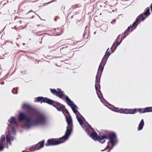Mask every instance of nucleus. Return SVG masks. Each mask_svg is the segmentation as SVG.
I'll use <instances>...</instances> for the list:
<instances>
[{
  "mask_svg": "<svg viewBox=\"0 0 152 152\" xmlns=\"http://www.w3.org/2000/svg\"><path fill=\"white\" fill-rule=\"evenodd\" d=\"M112 11H113V12H114V10H113Z\"/></svg>",
  "mask_w": 152,
  "mask_h": 152,
  "instance_id": "obj_62",
  "label": "nucleus"
},
{
  "mask_svg": "<svg viewBox=\"0 0 152 152\" xmlns=\"http://www.w3.org/2000/svg\"><path fill=\"white\" fill-rule=\"evenodd\" d=\"M42 41H40L39 42V43H42Z\"/></svg>",
  "mask_w": 152,
  "mask_h": 152,
  "instance_id": "obj_60",
  "label": "nucleus"
},
{
  "mask_svg": "<svg viewBox=\"0 0 152 152\" xmlns=\"http://www.w3.org/2000/svg\"><path fill=\"white\" fill-rule=\"evenodd\" d=\"M144 124H139L138 129L139 130H141L143 127Z\"/></svg>",
  "mask_w": 152,
  "mask_h": 152,
  "instance_id": "obj_29",
  "label": "nucleus"
},
{
  "mask_svg": "<svg viewBox=\"0 0 152 152\" xmlns=\"http://www.w3.org/2000/svg\"><path fill=\"white\" fill-rule=\"evenodd\" d=\"M32 32L33 33H34V30H32Z\"/></svg>",
  "mask_w": 152,
  "mask_h": 152,
  "instance_id": "obj_55",
  "label": "nucleus"
},
{
  "mask_svg": "<svg viewBox=\"0 0 152 152\" xmlns=\"http://www.w3.org/2000/svg\"><path fill=\"white\" fill-rule=\"evenodd\" d=\"M118 41H117L116 40H115V41L113 43V46H114V45L115 44L116 45V48L115 49V50H116L117 47L120 44V43H119V42H117Z\"/></svg>",
  "mask_w": 152,
  "mask_h": 152,
  "instance_id": "obj_26",
  "label": "nucleus"
},
{
  "mask_svg": "<svg viewBox=\"0 0 152 152\" xmlns=\"http://www.w3.org/2000/svg\"><path fill=\"white\" fill-rule=\"evenodd\" d=\"M5 140L4 136L1 137L0 139V151H3L4 148V146L2 145V142Z\"/></svg>",
  "mask_w": 152,
  "mask_h": 152,
  "instance_id": "obj_18",
  "label": "nucleus"
},
{
  "mask_svg": "<svg viewBox=\"0 0 152 152\" xmlns=\"http://www.w3.org/2000/svg\"><path fill=\"white\" fill-rule=\"evenodd\" d=\"M87 26H86L85 27V29L84 32V33L83 34V38H84L85 37V36L86 34L87 31Z\"/></svg>",
  "mask_w": 152,
  "mask_h": 152,
  "instance_id": "obj_28",
  "label": "nucleus"
},
{
  "mask_svg": "<svg viewBox=\"0 0 152 152\" xmlns=\"http://www.w3.org/2000/svg\"><path fill=\"white\" fill-rule=\"evenodd\" d=\"M129 109H125L124 110L123 108H121L120 109H118V108H117L115 109H111V110L117 113H124L125 114H129V113H127L128 112Z\"/></svg>",
  "mask_w": 152,
  "mask_h": 152,
  "instance_id": "obj_13",
  "label": "nucleus"
},
{
  "mask_svg": "<svg viewBox=\"0 0 152 152\" xmlns=\"http://www.w3.org/2000/svg\"><path fill=\"white\" fill-rule=\"evenodd\" d=\"M31 106L29 104L26 103H24L22 107V108L23 109H31Z\"/></svg>",
  "mask_w": 152,
  "mask_h": 152,
  "instance_id": "obj_23",
  "label": "nucleus"
},
{
  "mask_svg": "<svg viewBox=\"0 0 152 152\" xmlns=\"http://www.w3.org/2000/svg\"><path fill=\"white\" fill-rule=\"evenodd\" d=\"M68 54H69H69H72V56L71 57H70V58H72V57L73 56V55H74V53H72V52H69V53Z\"/></svg>",
  "mask_w": 152,
  "mask_h": 152,
  "instance_id": "obj_36",
  "label": "nucleus"
},
{
  "mask_svg": "<svg viewBox=\"0 0 152 152\" xmlns=\"http://www.w3.org/2000/svg\"><path fill=\"white\" fill-rule=\"evenodd\" d=\"M61 9H62V10H63V9H65V7H64H64H61Z\"/></svg>",
  "mask_w": 152,
  "mask_h": 152,
  "instance_id": "obj_49",
  "label": "nucleus"
},
{
  "mask_svg": "<svg viewBox=\"0 0 152 152\" xmlns=\"http://www.w3.org/2000/svg\"><path fill=\"white\" fill-rule=\"evenodd\" d=\"M57 90L58 91H57V93L58 95L61 96V97H59L60 98L63 99V97H64L66 98V102L68 101L70 99L68 97V96L67 95H66L64 93V91H62L61 89L60 88H57Z\"/></svg>",
  "mask_w": 152,
  "mask_h": 152,
  "instance_id": "obj_12",
  "label": "nucleus"
},
{
  "mask_svg": "<svg viewBox=\"0 0 152 152\" xmlns=\"http://www.w3.org/2000/svg\"><path fill=\"white\" fill-rule=\"evenodd\" d=\"M35 102H40L41 103H47L49 105L53 106L56 108L58 111H61L63 114L65 113L63 110H64V109L61 105L64 106V105L59 102H56L47 97H44L42 96L38 97L36 98Z\"/></svg>",
  "mask_w": 152,
  "mask_h": 152,
  "instance_id": "obj_2",
  "label": "nucleus"
},
{
  "mask_svg": "<svg viewBox=\"0 0 152 152\" xmlns=\"http://www.w3.org/2000/svg\"><path fill=\"white\" fill-rule=\"evenodd\" d=\"M66 102L67 105L71 107L73 113H75L76 115V118L79 124H82V121L81 120L80 118H79L80 115H81L78 110H77L78 109L77 106L75 104L73 101H72L70 99Z\"/></svg>",
  "mask_w": 152,
  "mask_h": 152,
  "instance_id": "obj_4",
  "label": "nucleus"
},
{
  "mask_svg": "<svg viewBox=\"0 0 152 152\" xmlns=\"http://www.w3.org/2000/svg\"><path fill=\"white\" fill-rule=\"evenodd\" d=\"M125 34H126V35L127 36L129 34V33L127 32Z\"/></svg>",
  "mask_w": 152,
  "mask_h": 152,
  "instance_id": "obj_48",
  "label": "nucleus"
},
{
  "mask_svg": "<svg viewBox=\"0 0 152 152\" xmlns=\"http://www.w3.org/2000/svg\"><path fill=\"white\" fill-rule=\"evenodd\" d=\"M123 39H121V40L119 42V43H120V44H121V42H122V40H123Z\"/></svg>",
  "mask_w": 152,
  "mask_h": 152,
  "instance_id": "obj_46",
  "label": "nucleus"
},
{
  "mask_svg": "<svg viewBox=\"0 0 152 152\" xmlns=\"http://www.w3.org/2000/svg\"><path fill=\"white\" fill-rule=\"evenodd\" d=\"M140 19V18L138 16L135 21L134 22L132 25H131V26L133 27H134V29L136 28L138 24L140 23V21H141Z\"/></svg>",
  "mask_w": 152,
  "mask_h": 152,
  "instance_id": "obj_15",
  "label": "nucleus"
},
{
  "mask_svg": "<svg viewBox=\"0 0 152 152\" xmlns=\"http://www.w3.org/2000/svg\"><path fill=\"white\" fill-rule=\"evenodd\" d=\"M129 114H134L137 112H140V113H144L146 112H152V107H146L144 108H135L134 109H129Z\"/></svg>",
  "mask_w": 152,
  "mask_h": 152,
  "instance_id": "obj_5",
  "label": "nucleus"
},
{
  "mask_svg": "<svg viewBox=\"0 0 152 152\" xmlns=\"http://www.w3.org/2000/svg\"><path fill=\"white\" fill-rule=\"evenodd\" d=\"M38 124H24V126L27 129L29 128L31 126L34 125H37Z\"/></svg>",
  "mask_w": 152,
  "mask_h": 152,
  "instance_id": "obj_27",
  "label": "nucleus"
},
{
  "mask_svg": "<svg viewBox=\"0 0 152 152\" xmlns=\"http://www.w3.org/2000/svg\"><path fill=\"white\" fill-rule=\"evenodd\" d=\"M106 135H107V139H108L110 140L108 142V144L109 143L112 144L111 147L109 149V151H110L112 149L113 147L115 145L117 142V141H116V136L114 133H110Z\"/></svg>",
  "mask_w": 152,
  "mask_h": 152,
  "instance_id": "obj_8",
  "label": "nucleus"
},
{
  "mask_svg": "<svg viewBox=\"0 0 152 152\" xmlns=\"http://www.w3.org/2000/svg\"><path fill=\"white\" fill-rule=\"evenodd\" d=\"M16 26H14V28H15V29H16Z\"/></svg>",
  "mask_w": 152,
  "mask_h": 152,
  "instance_id": "obj_56",
  "label": "nucleus"
},
{
  "mask_svg": "<svg viewBox=\"0 0 152 152\" xmlns=\"http://www.w3.org/2000/svg\"><path fill=\"white\" fill-rule=\"evenodd\" d=\"M33 15H32V16L31 18H33Z\"/></svg>",
  "mask_w": 152,
  "mask_h": 152,
  "instance_id": "obj_53",
  "label": "nucleus"
},
{
  "mask_svg": "<svg viewBox=\"0 0 152 152\" xmlns=\"http://www.w3.org/2000/svg\"><path fill=\"white\" fill-rule=\"evenodd\" d=\"M38 118L40 123L46 124L47 118L43 114H42L40 117Z\"/></svg>",
  "mask_w": 152,
  "mask_h": 152,
  "instance_id": "obj_17",
  "label": "nucleus"
},
{
  "mask_svg": "<svg viewBox=\"0 0 152 152\" xmlns=\"http://www.w3.org/2000/svg\"><path fill=\"white\" fill-rule=\"evenodd\" d=\"M116 48V45L115 44L114 46H113V49H115Z\"/></svg>",
  "mask_w": 152,
  "mask_h": 152,
  "instance_id": "obj_44",
  "label": "nucleus"
},
{
  "mask_svg": "<svg viewBox=\"0 0 152 152\" xmlns=\"http://www.w3.org/2000/svg\"><path fill=\"white\" fill-rule=\"evenodd\" d=\"M111 54V53L110 52V51H106L102 59V61H103V60H104L107 61L109 56Z\"/></svg>",
  "mask_w": 152,
  "mask_h": 152,
  "instance_id": "obj_21",
  "label": "nucleus"
},
{
  "mask_svg": "<svg viewBox=\"0 0 152 152\" xmlns=\"http://www.w3.org/2000/svg\"><path fill=\"white\" fill-rule=\"evenodd\" d=\"M44 140H42L39 142L37 144L35 145L34 147V149L35 150H38L42 148L43 147L44 145Z\"/></svg>",
  "mask_w": 152,
  "mask_h": 152,
  "instance_id": "obj_14",
  "label": "nucleus"
},
{
  "mask_svg": "<svg viewBox=\"0 0 152 152\" xmlns=\"http://www.w3.org/2000/svg\"><path fill=\"white\" fill-rule=\"evenodd\" d=\"M107 62V61L104 60H103L102 61H102L99 66L97 74L98 73V74L97 75V78L98 79H99V82L100 80L101 75H102V72L103 70L104 67L105 65L106 64Z\"/></svg>",
  "mask_w": 152,
  "mask_h": 152,
  "instance_id": "obj_9",
  "label": "nucleus"
},
{
  "mask_svg": "<svg viewBox=\"0 0 152 152\" xmlns=\"http://www.w3.org/2000/svg\"><path fill=\"white\" fill-rule=\"evenodd\" d=\"M80 125H81V127L83 128L85 127L86 126V124H80Z\"/></svg>",
  "mask_w": 152,
  "mask_h": 152,
  "instance_id": "obj_35",
  "label": "nucleus"
},
{
  "mask_svg": "<svg viewBox=\"0 0 152 152\" xmlns=\"http://www.w3.org/2000/svg\"><path fill=\"white\" fill-rule=\"evenodd\" d=\"M132 27H133L131 25H130V26L128 27V28L129 29H130L132 28Z\"/></svg>",
  "mask_w": 152,
  "mask_h": 152,
  "instance_id": "obj_39",
  "label": "nucleus"
},
{
  "mask_svg": "<svg viewBox=\"0 0 152 152\" xmlns=\"http://www.w3.org/2000/svg\"><path fill=\"white\" fill-rule=\"evenodd\" d=\"M150 7L151 8V12H152V4H151L150 6Z\"/></svg>",
  "mask_w": 152,
  "mask_h": 152,
  "instance_id": "obj_42",
  "label": "nucleus"
},
{
  "mask_svg": "<svg viewBox=\"0 0 152 152\" xmlns=\"http://www.w3.org/2000/svg\"><path fill=\"white\" fill-rule=\"evenodd\" d=\"M98 73L96 74V77L95 84V88L98 98L100 100L101 102H102V103H103L104 102H102V99H103L104 101H106V100L103 98L102 93L100 90V89L101 88L100 85V81L99 82V79H98Z\"/></svg>",
  "mask_w": 152,
  "mask_h": 152,
  "instance_id": "obj_6",
  "label": "nucleus"
},
{
  "mask_svg": "<svg viewBox=\"0 0 152 152\" xmlns=\"http://www.w3.org/2000/svg\"><path fill=\"white\" fill-rule=\"evenodd\" d=\"M61 61V62H63V61Z\"/></svg>",
  "mask_w": 152,
  "mask_h": 152,
  "instance_id": "obj_61",
  "label": "nucleus"
},
{
  "mask_svg": "<svg viewBox=\"0 0 152 152\" xmlns=\"http://www.w3.org/2000/svg\"><path fill=\"white\" fill-rule=\"evenodd\" d=\"M25 45V43H23V45Z\"/></svg>",
  "mask_w": 152,
  "mask_h": 152,
  "instance_id": "obj_57",
  "label": "nucleus"
},
{
  "mask_svg": "<svg viewBox=\"0 0 152 152\" xmlns=\"http://www.w3.org/2000/svg\"><path fill=\"white\" fill-rule=\"evenodd\" d=\"M31 12H32L33 13H35V14L37 15H38L37 14H36V13H35L34 12H33L32 10H31L30 11H29L28 12H27V13H26V15H28V14H29V13H30Z\"/></svg>",
  "mask_w": 152,
  "mask_h": 152,
  "instance_id": "obj_31",
  "label": "nucleus"
},
{
  "mask_svg": "<svg viewBox=\"0 0 152 152\" xmlns=\"http://www.w3.org/2000/svg\"><path fill=\"white\" fill-rule=\"evenodd\" d=\"M68 47L67 46H66V47H63L62 48H61L60 49V50L61 51V50H63V49L64 48H67Z\"/></svg>",
  "mask_w": 152,
  "mask_h": 152,
  "instance_id": "obj_41",
  "label": "nucleus"
},
{
  "mask_svg": "<svg viewBox=\"0 0 152 152\" xmlns=\"http://www.w3.org/2000/svg\"><path fill=\"white\" fill-rule=\"evenodd\" d=\"M110 151H109H109L108 152H109Z\"/></svg>",
  "mask_w": 152,
  "mask_h": 152,
  "instance_id": "obj_64",
  "label": "nucleus"
},
{
  "mask_svg": "<svg viewBox=\"0 0 152 152\" xmlns=\"http://www.w3.org/2000/svg\"><path fill=\"white\" fill-rule=\"evenodd\" d=\"M129 31V29L128 28H127L124 32V34H126L127 32H128Z\"/></svg>",
  "mask_w": 152,
  "mask_h": 152,
  "instance_id": "obj_34",
  "label": "nucleus"
},
{
  "mask_svg": "<svg viewBox=\"0 0 152 152\" xmlns=\"http://www.w3.org/2000/svg\"><path fill=\"white\" fill-rule=\"evenodd\" d=\"M61 107H63L67 115V116L66 117V119L67 122V124H73L72 120L71 117V116L68 110L66 108L65 106L63 105H61Z\"/></svg>",
  "mask_w": 152,
  "mask_h": 152,
  "instance_id": "obj_11",
  "label": "nucleus"
},
{
  "mask_svg": "<svg viewBox=\"0 0 152 152\" xmlns=\"http://www.w3.org/2000/svg\"><path fill=\"white\" fill-rule=\"evenodd\" d=\"M18 88V87L14 88L12 90V93L14 94H18L17 91Z\"/></svg>",
  "mask_w": 152,
  "mask_h": 152,
  "instance_id": "obj_25",
  "label": "nucleus"
},
{
  "mask_svg": "<svg viewBox=\"0 0 152 152\" xmlns=\"http://www.w3.org/2000/svg\"><path fill=\"white\" fill-rule=\"evenodd\" d=\"M91 137L94 140H98L101 143H103L105 142V139H107L108 137L107 135L97 136L96 132H92L91 134Z\"/></svg>",
  "mask_w": 152,
  "mask_h": 152,
  "instance_id": "obj_7",
  "label": "nucleus"
},
{
  "mask_svg": "<svg viewBox=\"0 0 152 152\" xmlns=\"http://www.w3.org/2000/svg\"><path fill=\"white\" fill-rule=\"evenodd\" d=\"M115 22L116 19H114L111 22V23L113 24H114L115 23Z\"/></svg>",
  "mask_w": 152,
  "mask_h": 152,
  "instance_id": "obj_32",
  "label": "nucleus"
},
{
  "mask_svg": "<svg viewBox=\"0 0 152 152\" xmlns=\"http://www.w3.org/2000/svg\"><path fill=\"white\" fill-rule=\"evenodd\" d=\"M6 139L7 142H9V144L11 145L12 144L11 141H13L14 137L9 134L6 136Z\"/></svg>",
  "mask_w": 152,
  "mask_h": 152,
  "instance_id": "obj_19",
  "label": "nucleus"
},
{
  "mask_svg": "<svg viewBox=\"0 0 152 152\" xmlns=\"http://www.w3.org/2000/svg\"><path fill=\"white\" fill-rule=\"evenodd\" d=\"M123 34H124L123 37V39H124L125 38L126 36V35H125V34H124V33L122 35H123Z\"/></svg>",
  "mask_w": 152,
  "mask_h": 152,
  "instance_id": "obj_40",
  "label": "nucleus"
},
{
  "mask_svg": "<svg viewBox=\"0 0 152 152\" xmlns=\"http://www.w3.org/2000/svg\"><path fill=\"white\" fill-rule=\"evenodd\" d=\"M120 34L117 37V38L115 39V40H116L117 41H118L120 39Z\"/></svg>",
  "mask_w": 152,
  "mask_h": 152,
  "instance_id": "obj_33",
  "label": "nucleus"
},
{
  "mask_svg": "<svg viewBox=\"0 0 152 152\" xmlns=\"http://www.w3.org/2000/svg\"><path fill=\"white\" fill-rule=\"evenodd\" d=\"M113 46L112 45V46L110 48V50L111 51V52H110V53H113L115 51V49H113Z\"/></svg>",
  "mask_w": 152,
  "mask_h": 152,
  "instance_id": "obj_30",
  "label": "nucleus"
},
{
  "mask_svg": "<svg viewBox=\"0 0 152 152\" xmlns=\"http://www.w3.org/2000/svg\"><path fill=\"white\" fill-rule=\"evenodd\" d=\"M88 125V126H87L89 128H90L91 127V126L89 125V124H87Z\"/></svg>",
  "mask_w": 152,
  "mask_h": 152,
  "instance_id": "obj_43",
  "label": "nucleus"
},
{
  "mask_svg": "<svg viewBox=\"0 0 152 152\" xmlns=\"http://www.w3.org/2000/svg\"><path fill=\"white\" fill-rule=\"evenodd\" d=\"M109 48H108L107 49V50H106V51H109Z\"/></svg>",
  "mask_w": 152,
  "mask_h": 152,
  "instance_id": "obj_50",
  "label": "nucleus"
},
{
  "mask_svg": "<svg viewBox=\"0 0 152 152\" xmlns=\"http://www.w3.org/2000/svg\"><path fill=\"white\" fill-rule=\"evenodd\" d=\"M18 118L19 122H26L25 124H40L38 118L35 119L33 115H27L24 112L19 111Z\"/></svg>",
  "mask_w": 152,
  "mask_h": 152,
  "instance_id": "obj_3",
  "label": "nucleus"
},
{
  "mask_svg": "<svg viewBox=\"0 0 152 152\" xmlns=\"http://www.w3.org/2000/svg\"><path fill=\"white\" fill-rule=\"evenodd\" d=\"M38 16L39 18L40 19V20H42V19L41 18V17L40 16H39V15H38Z\"/></svg>",
  "mask_w": 152,
  "mask_h": 152,
  "instance_id": "obj_51",
  "label": "nucleus"
},
{
  "mask_svg": "<svg viewBox=\"0 0 152 152\" xmlns=\"http://www.w3.org/2000/svg\"><path fill=\"white\" fill-rule=\"evenodd\" d=\"M85 130H86V131H87V127H86L85 128Z\"/></svg>",
  "mask_w": 152,
  "mask_h": 152,
  "instance_id": "obj_52",
  "label": "nucleus"
},
{
  "mask_svg": "<svg viewBox=\"0 0 152 152\" xmlns=\"http://www.w3.org/2000/svg\"><path fill=\"white\" fill-rule=\"evenodd\" d=\"M121 39H123V38H122V35H121Z\"/></svg>",
  "mask_w": 152,
  "mask_h": 152,
  "instance_id": "obj_59",
  "label": "nucleus"
},
{
  "mask_svg": "<svg viewBox=\"0 0 152 152\" xmlns=\"http://www.w3.org/2000/svg\"><path fill=\"white\" fill-rule=\"evenodd\" d=\"M72 124H68L65 134L62 137L60 138V140L56 139H49L47 140V143L45 144V145L47 146L56 145L67 140L72 132L73 128Z\"/></svg>",
  "mask_w": 152,
  "mask_h": 152,
  "instance_id": "obj_1",
  "label": "nucleus"
},
{
  "mask_svg": "<svg viewBox=\"0 0 152 152\" xmlns=\"http://www.w3.org/2000/svg\"><path fill=\"white\" fill-rule=\"evenodd\" d=\"M4 81H3V82H1L0 83V84L2 85H4Z\"/></svg>",
  "mask_w": 152,
  "mask_h": 152,
  "instance_id": "obj_45",
  "label": "nucleus"
},
{
  "mask_svg": "<svg viewBox=\"0 0 152 152\" xmlns=\"http://www.w3.org/2000/svg\"><path fill=\"white\" fill-rule=\"evenodd\" d=\"M96 33V31H95L94 32V34H95Z\"/></svg>",
  "mask_w": 152,
  "mask_h": 152,
  "instance_id": "obj_58",
  "label": "nucleus"
},
{
  "mask_svg": "<svg viewBox=\"0 0 152 152\" xmlns=\"http://www.w3.org/2000/svg\"><path fill=\"white\" fill-rule=\"evenodd\" d=\"M62 31H61L60 32H59L58 33L56 34V35L57 36L61 34L62 33V32H61Z\"/></svg>",
  "mask_w": 152,
  "mask_h": 152,
  "instance_id": "obj_38",
  "label": "nucleus"
},
{
  "mask_svg": "<svg viewBox=\"0 0 152 152\" xmlns=\"http://www.w3.org/2000/svg\"><path fill=\"white\" fill-rule=\"evenodd\" d=\"M79 118H80L81 120L82 121V124H88V122L86 121L85 118L82 115H80Z\"/></svg>",
  "mask_w": 152,
  "mask_h": 152,
  "instance_id": "obj_24",
  "label": "nucleus"
},
{
  "mask_svg": "<svg viewBox=\"0 0 152 152\" xmlns=\"http://www.w3.org/2000/svg\"><path fill=\"white\" fill-rule=\"evenodd\" d=\"M50 90L51 92L52 93L53 95H55L56 96L58 97H61V96H59V95L57 93V91L56 89H55L54 88L51 89L50 88Z\"/></svg>",
  "mask_w": 152,
  "mask_h": 152,
  "instance_id": "obj_22",
  "label": "nucleus"
},
{
  "mask_svg": "<svg viewBox=\"0 0 152 152\" xmlns=\"http://www.w3.org/2000/svg\"><path fill=\"white\" fill-rule=\"evenodd\" d=\"M8 121L10 124H18L15 116H11L10 119L8 120Z\"/></svg>",
  "mask_w": 152,
  "mask_h": 152,
  "instance_id": "obj_20",
  "label": "nucleus"
},
{
  "mask_svg": "<svg viewBox=\"0 0 152 152\" xmlns=\"http://www.w3.org/2000/svg\"><path fill=\"white\" fill-rule=\"evenodd\" d=\"M18 124H8V126L7 127L9 131H11L14 134H15L16 131L14 128V125L16 126H17Z\"/></svg>",
  "mask_w": 152,
  "mask_h": 152,
  "instance_id": "obj_16",
  "label": "nucleus"
},
{
  "mask_svg": "<svg viewBox=\"0 0 152 152\" xmlns=\"http://www.w3.org/2000/svg\"><path fill=\"white\" fill-rule=\"evenodd\" d=\"M64 115L65 116V118H66V117H67V115H66V114L65 113H64Z\"/></svg>",
  "mask_w": 152,
  "mask_h": 152,
  "instance_id": "obj_47",
  "label": "nucleus"
},
{
  "mask_svg": "<svg viewBox=\"0 0 152 152\" xmlns=\"http://www.w3.org/2000/svg\"><path fill=\"white\" fill-rule=\"evenodd\" d=\"M139 124H144V120L143 119H142Z\"/></svg>",
  "mask_w": 152,
  "mask_h": 152,
  "instance_id": "obj_37",
  "label": "nucleus"
},
{
  "mask_svg": "<svg viewBox=\"0 0 152 152\" xmlns=\"http://www.w3.org/2000/svg\"><path fill=\"white\" fill-rule=\"evenodd\" d=\"M151 14L150 9L149 7H148L145 9L144 12L141 13L138 16L140 18L141 21H144L145 19Z\"/></svg>",
  "mask_w": 152,
  "mask_h": 152,
  "instance_id": "obj_10",
  "label": "nucleus"
},
{
  "mask_svg": "<svg viewBox=\"0 0 152 152\" xmlns=\"http://www.w3.org/2000/svg\"><path fill=\"white\" fill-rule=\"evenodd\" d=\"M57 19L55 18H54V20L55 21H56V20Z\"/></svg>",
  "mask_w": 152,
  "mask_h": 152,
  "instance_id": "obj_54",
  "label": "nucleus"
},
{
  "mask_svg": "<svg viewBox=\"0 0 152 152\" xmlns=\"http://www.w3.org/2000/svg\"><path fill=\"white\" fill-rule=\"evenodd\" d=\"M31 15H33V14H31Z\"/></svg>",
  "mask_w": 152,
  "mask_h": 152,
  "instance_id": "obj_63",
  "label": "nucleus"
}]
</instances>
